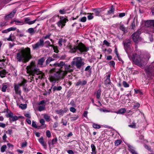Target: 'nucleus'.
I'll use <instances>...</instances> for the list:
<instances>
[{"instance_id": "nucleus-3", "label": "nucleus", "mask_w": 154, "mask_h": 154, "mask_svg": "<svg viewBox=\"0 0 154 154\" xmlns=\"http://www.w3.org/2000/svg\"><path fill=\"white\" fill-rule=\"evenodd\" d=\"M31 58L30 49L28 47L19 50L15 56V59L20 62H27Z\"/></svg>"}, {"instance_id": "nucleus-7", "label": "nucleus", "mask_w": 154, "mask_h": 154, "mask_svg": "<svg viewBox=\"0 0 154 154\" xmlns=\"http://www.w3.org/2000/svg\"><path fill=\"white\" fill-rule=\"evenodd\" d=\"M44 46V40L43 39H40L38 42L32 45V47L33 49H36L42 47Z\"/></svg>"}, {"instance_id": "nucleus-59", "label": "nucleus", "mask_w": 154, "mask_h": 154, "mask_svg": "<svg viewBox=\"0 0 154 154\" xmlns=\"http://www.w3.org/2000/svg\"><path fill=\"white\" fill-rule=\"evenodd\" d=\"M9 32H10L11 31H14L16 29V28L11 27L8 29Z\"/></svg>"}, {"instance_id": "nucleus-22", "label": "nucleus", "mask_w": 154, "mask_h": 154, "mask_svg": "<svg viewBox=\"0 0 154 154\" xmlns=\"http://www.w3.org/2000/svg\"><path fill=\"white\" fill-rule=\"evenodd\" d=\"M45 105L39 106L38 107V110L39 111H42L45 109Z\"/></svg>"}, {"instance_id": "nucleus-35", "label": "nucleus", "mask_w": 154, "mask_h": 154, "mask_svg": "<svg viewBox=\"0 0 154 154\" xmlns=\"http://www.w3.org/2000/svg\"><path fill=\"white\" fill-rule=\"evenodd\" d=\"M7 148V146L6 145H3L1 148V151L2 152H5L6 149Z\"/></svg>"}, {"instance_id": "nucleus-21", "label": "nucleus", "mask_w": 154, "mask_h": 154, "mask_svg": "<svg viewBox=\"0 0 154 154\" xmlns=\"http://www.w3.org/2000/svg\"><path fill=\"white\" fill-rule=\"evenodd\" d=\"M91 147L92 149V152H91V154H96V147L94 144H91Z\"/></svg>"}, {"instance_id": "nucleus-57", "label": "nucleus", "mask_w": 154, "mask_h": 154, "mask_svg": "<svg viewBox=\"0 0 154 154\" xmlns=\"http://www.w3.org/2000/svg\"><path fill=\"white\" fill-rule=\"evenodd\" d=\"M89 14L90 15L88 16V20H90L93 19V16L92 15V14H93V13L92 14L90 13Z\"/></svg>"}, {"instance_id": "nucleus-55", "label": "nucleus", "mask_w": 154, "mask_h": 154, "mask_svg": "<svg viewBox=\"0 0 154 154\" xmlns=\"http://www.w3.org/2000/svg\"><path fill=\"white\" fill-rule=\"evenodd\" d=\"M27 143L26 142H24L22 143L21 146L22 147H24L26 146Z\"/></svg>"}, {"instance_id": "nucleus-6", "label": "nucleus", "mask_w": 154, "mask_h": 154, "mask_svg": "<svg viewBox=\"0 0 154 154\" xmlns=\"http://www.w3.org/2000/svg\"><path fill=\"white\" fill-rule=\"evenodd\" d=\"M148 76H149L154 74V61L145 69Z\"/></svg>"}, {"instance_id": "nucleus-10", "label": "nucleus", "mask_w": 154, "mask_h": 154, "mask_svg": "<svg viewBox=\"0 0 154 154\" xmlns=\"http://www.w3.org/2000/svg\"><path fill=\"white\" fill-rule=\"evenodd\" d=\"M140 34V32L137 31L132 35L133 39L135 42L137 43V41L139 40V35Z\"/></svg>"}, {"instance_id": "nucleus-28", "label": "nucleus", "mask_w": 154, "mask_h": 154, "mask_svg": "<svg viewBox=\"0 0 154 154\" xmlns=\"http://www.w3.org/2000/svg\"><path fill=\"white\" fill-rule=\"evenodd\" d=\"M62 89V87L61 86H59L58 87L54 86L53 88V90L54 91H59L61 90Z\"/></svg>"}, {"instance_id": "nucleus-24", "label": "nucleus", "mask_w": 154, "mask_h": 154, "mask_svg": "<svg viewBox=\"0 0 154 154\" xmlns=\"http://www.w3.org/2000/svg\"><path fill=\"white\" fill-rule=\"evenodd\" d=\"M6 74V72L5 70L3 69L2 70L0 71V76L3 78L5 77V75Z\"/></svg>"}, {"instance_id": "nucleus-15", "label": "nucleus", "mask_w": 154, "mask_h": 154, "mask_svg": "<svg viewBox=\"0 0 154 154\" xmlns=\"http://www.w3.org/2000/svg\"><path fill=\"white\" fill-rule=\"evenodd\" d=\"M45 60V59L44 57H42L40 59L38 60V61L37 65L39 67H42L45 66L43 65V63Z\"/></svg>"}, {"instance_id": "nucleus-26", "label": "nucleus", "mask_w": 154, "mask_h": 154, "mask_svg": "<svg viewBox=\"0 0 154 154\" xmlns=\"http://www.w3.org/2000/svg\"><path fill=\"white\" fill-rule=\"evenodd\" d=\"M129 127L133 128H137L136 126V123H135L134 121H133L132 123L128 125Z\"/></svg>"}, {"instance_id": "nucleus-9", "label": "nucleus", "mask_w": 154, "mask_h": 154, "mask_svg": "<svg viewBox=\"0 0 154 154\" xmlns=\"http://www.w3.org/2000/svg\"><path fill=\"white\" fill-rule=\"evenodd\" d=\"M67 21H68V20L66 19L63 17H61L60 18V20L57 23V25L59 27L61 26V28H62L65 26Z\"/></svg>"}, {"instance_id": "nucleus-61", "label": "nucleus", "mask_w": 154, "mask_h": 154, "mask_svg": "<svg viewBox=\"0 0 154 154\" xmlns=\"http://www.w3.org/2000/svg\"><path fill=\"white\" fill-rule=\"evenodd\" d=\"M140 106V104L139 103H137L134 105L133 107L134 108H138Z\"/></svg>"}, {"instance_id": "nucleus-1", "label": "nucleus", "mask_w": 154, "mask_h": 154, "mask_svg": "<svg viewBox=\"0 0 154 154\" xmlns=\"http://www.w3.org/2000/svg\"><path fill=\"white\" fill-rule=\"evenodd\" d=\"M124 44L125 49L129 59L132 60L135 64L141 68L143 67L146 64L150 57L146 58L142 54H133L129 53V48L131 44V41L130 40L127 42H124Z\"/></svg>"}, {"instance_id": "nucleus-30", "label": "nucleus", "mask_w": 154, "mask_h": 154, "mask_svg": "<svg viewBox=\"0 0 154 154\" xmlns=\"http://www.w3.org/2000/svg\"><path fill=\"white\" fill-rule=\"evenodd\" d=\"M22 117H23L21 116L17 117L16 116H14L12 118V121L14 122L17 120L19 118H22Z\"/></svg>"}, {"instance_id": "nucleus-49", "label": "nucleus", "mask_w": 154, "mask_h": 154, "mask_svg": "<svg viewBox=\"0 0 154 154\" xmlns=\"http://www.w3.org/2000/svg\"><path fill=\"white\" fill-rule=\"evenodd\" d=\"M46 135L48 137H50L51 136L50 131L49 130H47L46 131Z\"/></svg>"}, {"instance_id": "nucleus-56", "label": "nucleus", "mask_w": 154, "mask_h": 154, "mask_svg": "<svg viewBox=\"0 0 154 154\" xmlns=\"http://www.w3.org/2000/svg\"><path fill=\"white\" fill-rule=\"evenodd\" d=\"M70 111L73 112H75L76 109L73 107H71L69 108Z\"/></svg>"}, {"instance_id": "nucleus-38", "label": "nucleus", "mask_w": 154, "mask_h": 154, "mask_svg": "<svg viewBox=\"0 0 154 154\" xmlns=\"http://www.w3.org/2000/svg\"><path fill=\"white\" fill-rule=\"evenodd\" d=\"M55 112H56L57 114H59L60 115H61L64 112V111L62 110L61 109L60 110H56Z\"/></svg>"}, {"instance_id": "nucleus-37", "label": "nucleus", "mask_w": 154, "mask_h": 154, "mask_svg": "<svg viewBox=\"0 0 154 154\" xmlns=\"http://www.w3.org/2000/svg\"><path fill=\"white\" fill-rule=\"evenodd\" d=\"M101 90L100 89L98 90L96 94L97 98L98 99H99L100 98L101 95Z\"/></svg>"}, {"instance_id": "nucleus-47", "label": "nucleus", "mask_w": 154, "mask_h": 154, "mask_svg": "<svg viewBox=\"0 0 154 154\" xmlns=\"http://www.w3.org/2000/svg\"><path fill=\"white\" fill-rule=\"evenodd\" d=\"M52 47H53V49L54 50V52H56L57 53H58L59 51L57 49V46H55L54 45H53L52 46Z\"/></svg>"}, {"instance_id": "nucleus-36", "label": "nucleus", "mask_w": 154, "mask_h": 154, "mask_svg": "<svg viewBox=\"0 0 154 154\" xmlns=\"http://www.w3.org/2000/svg\"><path fill=\"white\" fill-rule=\"evenodd\" d=\"M28 32L31 34H32L35 32L33 28H29L28 30Z\"/></svg>"}, {"instance_id": "nucleus-13", "label": "nucleus", "mask_w": 154, "mask_h": 154, "mask_svg": "<svg viewBox=\"0 0 154 154\" xmlns=\"http://www.w3.org/2000/svg\"><path fill=\"white\" fill-rule=\"evenodd\" d=\"M20 86L18 85H15L14 86V89L16 94L20 95L21 91L20 89Z\"/></svg>"}, {"instance_id": "nucleus-63", "label": "nucleus", "mask_w": 154, "mask_h": 154, "mask_svg": "<svg viewBox=\"0 0 154 154\" xmlns=\"http://www.w3.org/2000/svg\"><path fill=\"white\" fill-rule=\"evenodd\" d=\"M80 20L81 22H85L86 20V17H84L82 18Z\"/></svg>"}, {"instance_id": "nucleus-33", "label": "nucleus", "mask_w": 154, "mask_h": 154, "mask_svg": "<svg viewBox=\"0 0 154 154\" xmlns=\"http://www.w3.org/2000/svg\"><path fill=\"white\" fill-rule=\"evenodd\" d=\"M77 46H75L73 48H70V51L71 53L75 52L77 50H78Z\"/></svg>"}, {"instance_id": "nucleus-60", "label": "nucleus", "mask_w": 154, "mask_h": 154, "mask_svg": "<svg viewBox=\"0 0 154 154\" xmlns=\"http://www.w3.org/2000/svg\"><path fill=\"white\" fill-rule=\"evenodd\" d=\"M110 82V79H106L105 81V83L106 84H109Z\"/></svg>"}, {"instance_id": "nucleus-2", "label": "nucleus", "mask_w": 154, "mask_h": 154, "mask_svg": "<svg viewBox=\"0 0 154 154\" xmlns=\"http://www.w3.org/2000/svg\"><path fill=\"white\" fill-rule=\"evenodd\" d=\"M72 65H68L66 64L65 65V71H63L61 69H59L56 71L55 68H53L50 71L51 73L56 72V73L54 75H51L50 77V81L51 82H54V83L57 80H58L60 78H63L64 76L68 72H72L73 71V66Z\"/></svg>"}, {"instance_id": "nucleus-44", "label": "nucleus", "mask_w": 154, "mask_h": 154, "mask_svg": "<svg viewBox=\"0 0 154 154\" xmlns=\"http://www.w3.org/2000/svg\"><path fill=\"white\" fill-rule=\"evenodd\" d=\"M121 143V141L120 140H117L115 141V143L116 146H118Z\"/></svg>"}, {"instance_id": "nucleus-25", "label": "nucleus", "mask_w": 154, "mask_h": 154, "mask_svg": "<svg viewBox=\"0 0 154 154\" xmlns=\"http://www.w3.org/2000/svg\"><path fill=\"white\" fill-rule=\"evenodd\" d=\"M44 118L46 121L48 122L50 121V116L47 114H43Z\"/></svg>"}, {"instance_id": "nucleus-31", "label": "nucleus", "mask_w": 154, "mask_h": 154, "mask_svg": "<svg viewBox=\"0 0 154 154\" xmlns=\"http://www.w3.org/2000/svg\"><path fill=\"white\" fill-rule=\"evenodd\" d=\"M8 87V85L6 84H3L2 85V91L3 92H5Z\"/></svg>"}, {"instance_id": "nucleus-34", "label": "nucleus", "mask_w": 154, "mask_h": 154, "mask_svg": "<svg viewBox=\"0 0 154 154\" xmlns=\"http://www.w3.org/2000/svg\"><path fill=\"white\" fill-rule=\"evenodd\" d=\"M54 59L52 58L51 57H49L46 60V64H49L51 61L54 60Z\"/></svg>"}, {"instance_id": "nucleus-48", "label": "nucleus", "mask_w": 154, "mask_h": 154, "mask_svg": "<svg viewBox=\"0 0 154 154\" xmlns=\"http://www.w3.org/2000/svg\"><path fill=\"white\" fill-rule=\"evenodd\" d=\"M51 34H48L45 36H43V38L42 39H46L48 38H49L51 36Z\"/></svg>"}, {"instance_id": "nucleus-41", "label": "nucleus", "mask_w": 154, "mask_h": 154, "mask_svg": "<svg viewBox=\"0 0 154 154\" xmlns=\"http://www.w3.org/2000/svg\"><path fill=\"white\" fill-rule=\"evenodd\" d=\"M27 81L25 79H23L22 81L18 85L20 86H23L25 85V84L26 83Z\"/></svg>"}, {"instance_id": "nucleus-4", "label": "nucleus", "mask_w": 154, "mask_h": 154, "mask_svg": "<svg viewBox=\"0 0 154 154\" xmlns=\"http://www.w3.org/2000/svg\"><path fill=\"white\" fill-rule=\"evenodd\" d=\"M26 69L27 73L30 74H36L37 75L36 76H35L36 80L38 79H41L43 78L44 74L36 68L34 62H31L30 64L27 67Z\"/></svg>"}, {"instance_id": "nucleus-52", "label": "nucleus", "mask_w": 154, "mask_h": 154, "mask_svg": "<svg viewBox=\"0 0 154 154\" xmlns=\"http://www.w3.org/2000/svg\"><path fill=\"white\" fill-rule=\"evenodd\" d=\"M100 111H103V112H112V111H110V110H105V109H100Z\"/></svg>"}, {"instance_id": "nucleus-11", "label": "nucleus", "mask_w": 154, "mask_h": 154, "mask_svg": "<svg viewBox=\"0 0 154 154\" xmlns=\"http://www.w3.org/2000/svg\"><path fill=\"white\" fill-rule=\"evenodd\" d=\"M66 64L63 61H60V63L56 62V63L51 64H50V66H54L55 67H59L61 68H62L63 66H64L65 67V65H66Z\"/></svg>"}, {"instance_id": "nucleus-46", "label": "nucleus", "mask_w": 154, "mask_h": 154, "mask_svg": "<svg viewBox=\"0 0 154 154\" xmlns=\"http://www.w3.org/2000/svg\"><path fill=\"white\" fill-rule=\"evenodd\" d=\"M66 11L64 9H61L59 10V13L61 14H64L66 13Z\"/></svg>"}, {"instance_id": "nucleus-42", "label": "nucleus", "mask_w": 154, "mask_h": 154, "mask_svg": "<svg viewBox=\"0 0 154 154\" xmlns=\"http://www.w3.org/2000/svg\"><path fill=\"white\" fill-rule=\"evenodd\" d=\"M57 139L56 138L52 139L51 141V145H53L56 144L57 143Z\"/></svg>"}, {"instance_id": "nucleus-45", "label": "nucleus", "mask_w": 154, "mask_h": 154, "mask_svg": "<svg viewBox=\"0 0 154 154\" xmlns=\"http://www.w3.org/2000/svg\"><path fill=\"white\" fill-rule=\"evenodd\" d=\"M123 85L125 87L128 88L129 87V85L125 81H124L123 82Z\"/></svg>"}, {"instance_id": "nucleus-18", "label": "nucleus", "mask_w": 154, "mask_h": 154, "mask_svg": "<svg viewBox=\"0 0 154 154\" xmlns=\"http://www.w3.org/2000/svg\"><path fill=\"white\" fill-rule=\"evenodd\" d=\"M16 10H14L12 12H11L9 14L5 16L6 18H12L14 16V14L16 13Z\"/></svg>"}, {"instance_id": "nucleus-58", "label": "nucleus", "mask_w": 154, "mask_h": 154, "mask_svg": "<svg viewBox=\"0 0 154 154\" xmlns=\"http://www.w3.org/2000/svg\"><path fill=\"white\" fill-rule=\"evenodd\" d=\"M12 130L8 129L7 131H6V133L9 135H11L12 133Z\"/></svg>"}, {"instance_id": "nucleus-54", "label": "nucleus", "mask_w": 154, "mask_h": 154, "mask_svg": "<svg viewBox=\"0 0 154 154\" xmlns=\"http://www.w3.org/2000/svg\"><path fill=\"white\" fill-rule=\"evenodd\" d=\"M45 43L47 44L48 46L47 47H48L49 46L52 47V45H51V43L50 42L48 41H47L45 42Z\"/></svg>"}, {"instance_id": "nucleus-51", "label": "nucleus", "mask_w": 154, "mask_h": 154, "mask_svg": "<svg viewBox=\"0 0 154 154\" xmlns=\"http://www.w3.org/2000/svg\"><path fill=\"white\" fill-rule=\"evenodd\" d=\"M7 116L8 117L12 118L14 116V114L12 112H10L8 113Z\"/></svg>"}, {"instance_id": "nucleus-17", "label": "nucleus", "mask_w": 154, "mask_h": 154, "mask_svg": "<svg viewBox=\"0 0 154 154\" xmlns=\"http://www.w3.org/2000/svg\"><path fill=\"white\" fill-rule=\"evenodd\" d=\"M126 109L125 108H121L118 111H117L113 112L117 114H123L126 111Z\"/></svg>"}, {"instance_id": "nucleus-40", "label": "nucleus", "mask_w": 154, "mask_h": 154, "mask_svg": "<svg viewBox=\"0 0 154 154\" xmlns=\"http://www.w3.org/2000/svg\"><path fill=\"white\" fill-rule=\"evenodd\" d=\"M27 107V105L26 104H20L19 106V107L22 109H25Z\"/></svg>"}, {"instance_id": "nucleus-19", "label": "nucleus", "mask_w": 154, "mask_h": 154, "mask_svg": "<svg viewBox=\"0 0 154 154\" xmlns=\"http://www.w3.org/2000/svg\"><path fill=\"white\" fill-rule=\"evenodd\" d=\"M87 83V82L86 80H84L82 82L79 80L76 83L75 85L76 86H79V85H86Z\"/></svg>"}, {"instance_id": "nucleus-39", "label": "nucleus", "mask_w": 154, "mask_h": 154, "mask_svg": "<svg viewBox=\"0 0 154 154\" xmlns=\"http://www.w3.org/2000/svg\"><path fill=\"white\" fill-rule=\"evenodd\" d=\"M79 117V116L77 115H75L73 117H71L70 118L71 121H74L76 120Z\"/></svg>"}, {"instance_id": "nucleus-64", "label": "nucleus", "mask_w": 154, "mask_h": 154, "mask_svg": "<svg viewBox=\"0 0 154 154\" xmlns=\"http://www.w3.org/2000/svg\"><path fill=\"white\" fill-rule=\"evenodd\" d=\"M7 138V136H6V135L5 134L2 137V139H3V140L4 141H5L6 140Z\"/></svg>"}, {"instance_id": "nucleus-23", "label": "nucleus", "mask_w": 154, "mask_h": 154, "mask_svg": "<svg viewBox=\"0 0 154 154\" xmlns=\"http://www.w3.org/2000/svg\"><path fill=\"white\" fill-rule=\"evenodd\" d=\"M14 21L15 22L16 24L22 25L24 24V22L23 20H14Z\"/></svg>"}, {"instance_id": "nucleus-20", "label": "nucleus", "mask_w": 154, "mask_h": 154, "mask_svg": "<svg viewBox=\"0 0 154 154\" xmlns=\"http://www.w3.org/2000/svg\"><path fill=\"white\" fill-rule=\"evenodd\" d=\"M39 142L45 147H46V144L43 138V137H41L38 139Z\"/></svg>"}, {"instance_id": "nucleus-16", "label": "nucleus", "mask_w": 154, "mask_h": 154, "mask_svg": "<svg viewBox=\"0 0 154 154\" xmlns=\"http://www.w3.org/2000/svg\"><path fill=\"white\" fill-rule=\"evenodd\" d=\"M92 11L95 14L96 16H99L100 13L101 12V9L100 8L97 9H93Z\"/></svg>"}, {"instance_id": "nucleus-62", "label": "nucleus", "mask_w": 154, "mask_h": 154, "mask_svg": "<svg viewBox=\"0 0 154 154\" xmlns=\"http://www.w3.org/2000/svg\"><path fill=\"white\" fill-rule=\"evenodd\" d=\"M6 126L5 124L2 122H0V127L2 128H5Z\"/></svg>"}, {"instance_id": "nucleus-43", "label": "nucleus", "mask_w": 154, "mask_h": 154, "mask_svg": "<svg viewBox=\"0 0 154 154\" xmlns=\"http://www.w3.org/2000/svg\"><path fill=\"white\" fill-rule=\"evenodd\" d=\"M93 127L95 128L99 129L100 128V126L99 125L96 124H94L93 125Z\"/></svg>"}, {"instance_id": "nucleus-50", "label": "nucleus", "mask_w": 154, "mask_h": 154, "mask_svg": "<svg viewBox=\"0 0 154 154\" xmlns=\"http://www.w3.org/2000/svg\"><path fill=\"white\" fill-rule=\"evenodd\" d=\"M30 19L29 18H24V23H28V22H30Z\"/></svg>"}, {"instance_id": "nucleus-12", "label": "nucleus", "mask_w": 154, "mask_h": 154, "mask_svg": "<svg viewBox=\"0 0 154 154\" xmlns=\"http://www.w3.org/2000/svg\"><path fill=\"white\" fill-rule=\"evenodd\" d=\"M128 149L132 154H138L134 147L129 144H127Z\"/></svg>"}, {"instance_id": "nucleus-32", "label": "nucleus", "mask_w": 154, "mask_h": 154, "mask_svg": "<svg viewBox=\"0 0 154 154\" xmlns=\"http://www.w3.org/2000/svg\"><path fill=\"white\" fill-rule=\"evenodd\" d=\"M115 11V8L113 6H112L110 9L108 11V14H110L113 13Z\"/></svg>"}, {"instance_id": "nucleus-8", "label": "nucleus", "mask_w": 154, "mask_h": 154, "mask_svg": "<svg viewBox=\"0 0 154 154\" xmlns=\"http://www.w3.org/2000/svg\"><path fill=\"white\" fill-rule=\"evenodd\" d=\"M78 50L79 51L80 53H82L83 52H86L87 51L89 48L85 47V46L82 43H79L77 45Z\"/></svg>"}, {"instance_id": "nucleus-29", "label": "nucleus", "mask_w": 154, "mask_h": 154, "mask_svg": "<svg viewBox=\"0 0 154 154\" xmlns=\"http://www.w3.org/2000/svg\"><path fill=\"white\" fill-rule=\"evenodd\" d=\"M120 29L123 31V32H125L126 31H127L125 29V27L124 25L122 24L121 22L120 23Z\"/></svg>"}, {"instance_id": "nucleus-14", "label": "nucleus", "mask_w": 154, "mask_h": 154, "mask_svg": "<svg viewBox=\"0 0 154 154\" xmlns=\"http://www.w3.org/2000/svg\"><path fill=\"white\" fill-rule=\"evenodd\" d=\"M154 26V20H147L145 23V26L146 27H149L151 26L153 27Z\"/></svg>"}, {"instance_id": "nucleus-27", "label": "nucleus", "mask_w": 154, "mask_h": 154, "mask_svg": "<svg viewBox=\"0 0 154 154\" xmlns=\"http://www.w3.org/2000/svg\"><path fill=\"white\" fill-rule=\"evenodd\" d=\"M40 122L41 124V125L42 126L43 128H45L46 125L45 124V121L43 119H41L40 121Z\"/></svg>"}, {"instance_id": "nucleus-5", "label": "nucleus", "mask_w": 154, "mask_h": 154, "mask_svg": "<svg viewBox=\"0 0 154 154\" xmlns=\"http://www.w3.org/2000/svg\"><path fill=\"white\" fill-rule=\"evenodd\" d=\"M71 64L72 66H75L77 68L80 69L84 65V63L83 59L81 57H78L74 58Z\"/></svg>"}, {"instance_id": "nucleus-53", "label": "nucleus", "mask_w": 154, "mask_h": 154, "mask_svg": "<svg viewBox=\"0 0 154 154\" xmlns=\"http://www.w3.org/2000/svg\"><path fill=\"white\" fill-rule=\"evenodd\" d=\"M32 126L33 127L37 128V126L36 125V123L34 121H33L32 122Z\"/></svg>"}]
</instances>
